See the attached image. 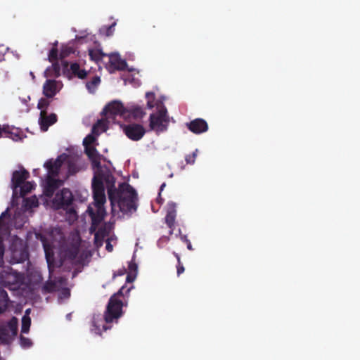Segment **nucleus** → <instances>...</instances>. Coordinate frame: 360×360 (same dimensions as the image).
<instances>
[{"mask_svg": "<svg viewBox=\"0 0 360 360\" xmlns=\"http://www.w3.org/2000/svg\"><path fill=\"white\" fill-rule=\"evenodd\" d=\"M33 188L34 186L32 183L29 181L24 182L23 185L20 186V195H25L26 194L30 193Z\"/></svg>", "mask_w": 360, "mask_h": 360, "instance_id": "2f4dec72", "label": "nucleus"}, {"mask_svg": "<svg viewBox=\"0 0 360 360\" xmlns=\"http://www.w3.org/2000/svg\"><path fill=\"white\" fill-rule=\"evenodd\" d=\"M44 249H45V252H46V257L47 263H48V265H49V268L50 269V267H51V258H50V255H49V253L48 252L45 245H44Z\"/></svg>", "mask_w": 360, "mask_h": 360, "instance_id": "864d4df0", "label": "nucleus"}, {"mask_svg": "<svg viewBox=\"0 0 360 360\" xmlns=\"http://www.w3.org/2000/svg\"><path fill=\"white\" fill-rule=\"evenodd\" d=\"M44 167L48 171V175L51 174L53 176H57L59 174L60 169L56 167L55 165H53V160H49L44 163Z\"/></svg>", "mask_w": 360, "mask_h": 360, "instance_id": "b1692460", "label": "nucleus"}, {"mask_svg": "<svg viewBox=\"0 0 360 360\" xmlns=\"http://www.w3.org/2000/svg\"><path fill=\"white\" fill-rule=\"evenodd\" d=\"M198 150L195 149V151H193L192 154L187 155L185 157V160H186V163L189 164V165L194 164L196 157H197V155H198Z\"/></svg>", "mask_w": 360, "mask_h": 360, "instance_id": "58836bf2", "label": "nucleus"}, {"mask_svg": "<svg viewBox=\"0 0 360 360\" xmlns=\"http://www.w3.org/2000/svg\"><path fill=\"white\" fill-rule=\"evenodd\" d=\"M53 203L58 208L65 209L73 202V195L70 189L63 188L60 192H58L53 200Z\"/></svg>", "mask_w": 360, "mask_h": 360, "instance_id": "0eeeda50", "label": "nucleus"}, {"mask_svg": "<svg viewBox=\"0 0 360 360\" xmlns=\"http://www.w3.org/2000/svg\"><path fill=\"white\" fill-rule=\"evenodd\" d=\"M105 236L104 230L100 229L94 234V243L96 247L99 248L103 245V240Z\"/></svg>", "mask_w": 360, "mask_h": 360, "instance_id": "bb28decb", "label": "nucleus"}, {"mask_svg": "<svg viewBox=\"0 0 360 360\" xmlns=\"http://www.w3.org/2000/svg\"><path fill=\"white\" fill-rule=\"evenodd\" d=\"M126 273V269L124 267L122 269H120L117 270V271L114 272L113 274V278H115L117 276H123Z\"/></svg>", "mask_w": 360, "mask_h": 360, "instance_id": "8fccbe9b", "label": "nucleus"}, {"mask_svg": "<svg viewBox=\"0 0 360 360\" xmlns=\"http://www.w3.org/2000/svg\"><path fill=\"white\" fill-rule=\"evenodd\" d=\"M52 65L49 66L44 72V77H58L60 75V65L58 61L51 62Z\"/></svg>", "mask_w": 360, "mask_h": 360, "instance_id": "a211bd4d", "label": "nucleus"}, {"mask_svg": "<svg viewBox=\"0 0 360 360\" xmlns=\"http://www.w3.org/2000/svg\"><path fill=\"white\" fill-rule=\"evenodd\" d=\"M102 113L105 116L106 119L114 122L116 116H124L127 113V108L122 103L119 101H113L110 102L105 106Z\"/></svg>", "mask_w": 360, "mask_h": 360, "instance_id": "423d86ee", "label": "nucleus"}, {"mask_svg": "<svg viewBox=\"0 0 360 360\" xmlns=\"http://www.w3.org/2000/svg\"><path fill=\"white\" fill-rule=\"evenodd\" d=\"M105 248L108 252L112 251L113 248L110 241L107 242Z\"/></svg>", "mask_w": 360, "mask_h": 360, "instance_id": "5fc2aeb1", "label": "nucleus"}, {"mask_svg": "<svg viewBox=\"0 0 360 360\" xmlns=\"http://www.w3.org/2000/svg\"><path fill=\"white\" fill-rule=\"evenodd\" d=\"M146 98L147 99V107L149 109H152L155 106V94L153 92H147L146 94Z\"/></svg>", "mask_w": 360, "mask_h": 360, "instance_id": "72a5a7b5", "label": "nucleus"}, {"mask_svg": "<svg viewBox=\"0 0 360 360\" xmlns=\"http://www.w3.org/2000/svg\"><path fill=\"white\" fill-rule=\"evenodd\" d=\"M68 173L69 175H74L79 171V168L74 160L67 158Z\"/></svg>", "mask_w": 360, "mask_h": 360, "instance_id": "c85d7f7f", "label": "nucleus"}, {"mask_svg": "<svg viewBox=\"0 0 360 360\" xmlns=\"http://www.w3.org/2000/svg\"><path fill=\"white\" fill-rule=\"evenodd\" d=\"M79 253V247L77 245H72L65 250V255L68 259L70 260L71 262L74 264Z\"/></svg>", "mask_w": 360, "mask_h": 360, "instance_id": "4be33fe9", "label": "nucleus"}, {"mask_svg": "<svg viewBox=\"0 0 360 360\" xmlns=\"http://www.w3.org/2000/svg\"><path fill=\"white\" fill-rule=\"evenodd\" d=\"M89 56L91 58V60L96 61V62H98L104 56H105L106 54L103 53V51L99 49H90V50H89Z\"/></svg>", "mask_w": 360, "mask_h": 360, "instance_id": "393cba45", "label": "nucleus"}, {"mask_svg": "<svg viewBox=\"0 0 360 360\" xmlns=\"http://www.w3.org/2000/svg\"><path fill=\"white\" fill-rule=\"evenodd\" d=\"M103 330H107L108 329H109V328H110V327H108V326H105V325H104V326H103Z\"/></svg>", "mask_w": 360, "mask_h": 360, "instance_id": "052dcab7", "label": "nucleus"}, {"mask_svg": "<svg viewBox=\"0 0 360 360\" xmlns=\"http://www.w3.org/2000/svg\"><path fill=\"white\" fill-rule=\"evenodd\" d=\"M8 302L9 299L6 291L0 288V314L7 309Z\"/></svg>", "mask_w": 360, "mask_h": 360, "instance_id": "5701e85b", "label": "nucleus"}, {"mask_svg": "<svg viewBox=\"0 0 360 360\" xmlns=\"http://www.w3.org/2000/svg\"><path fill=\"white\" fill-rule=\"evenodd\" d=\"M18 280V273L13 271L11 267L4 268L0 271V284L5 287L16 284Z\"/></svg>", "mask_w": 360, "mask_h": 360, "instance_id": "9d476101", "label": "nucleus"}, {"mask_svg": "<svg viewBox=\"0 0 360 360\" xmlns=\"http://www.w3.org/2000/svg\"><path fill=\"white\" fill-rule=\"evenodd\" d=\"M124 286H122L117 293L110 297L104 314V320L106 323L117 320L122 315L123 302L118 299V296L124 295Z\"/></svg>", "mask_w": 360, "mask_h": 360, "instance_id": "f03ea898", "label": "nucleus"}, {"mask_svg": "<svg viewBox=\"0 0 360 360\" xmlns=\"http://www.w3.org/2000/svg\"><path fill=\"white\" fill-rule=\"evenodd\" d=\"M29 176V172L24 169L20 171L13 172L11 180L13 189H16L20 187L21 184L28 179Z\"/></svg>", "mask_w": 360, "mask_h": 360, "instance_id": "dca6fc26", "label": "nucleus"}, {"mask_svg": "<svg viewBox=\"0 0 360 360\" xmlns=\"http://www.w3.org/2000/svg\"><path fill=\"white\" fill-rule=\"evenodd\" d=\"M92 190L95 206L101 210L106 201L103 179L94 176L92 180Z\"/></svg>", "mask_w": 360, "mask_h": 360, "instance_id": "39448f33", "label": "nucleus"}, {"mask_svg": "<svg viewBox=\"0 0 360 360\" xmlns=\"http://www.w3.org/2000/svg\"><path fill=\"white\" fill-rule=\"evenodd\" d=\"M116 25V22H114L111 25L108 26L107 27V30H106V35L107 36H110L113 33V27Z\"/></svg>", "mask_w": 360, "mask_h": 360, "instance_id": "3c124183", "label": "nucleus"}, {"mask_svg": "<svg viewBox=\"0 0 360 360\" xmlns=\"http://www.w3.org/2000/svg\"><path fill=\"white\" fill-rule=\"evenodd\" d=\"M102 124V122L101 120H98V124Z\"/></svg>", "mask_w": 360, "mask_h": 360, "instance_id": "69168bd1", "label": "nucleus"}, {"mask_svg": "<svg viewBox=\"0 0 360 360\" xmlns=\"http://www.w3.org/2000/svg\"><path fill=\"white\" fill-rule=\"evenodd\" d=\"M176 205L174 202H169L167 204V212L165 217V223L169 228V235L173 233L175 227V219L176 217Z\"/></svg>", "mask_w": 360, "mask_h": 360, "instance_id": "f8f14e48", "label": "nucleus"}, {"mask_svg": "<svg viewBox=\"0 0 360 360\" xmlns=\"http://www.w3.org/2000/svg\"><path fill=\"white\" fill-rule=\"evenodd\" d=\"M68 158V155L66 154H62L59 155L55 160H53V165H56V167L60 169L63 163Z\"/></svg>", "mask_w": 360, "mask_h": 360, "instance_id": "c9c22d12", "label": "nucleus"}, {"mask_svg": "<svg viewBox=\"0 0 360 360\" xmlns=\"http://www.w3.org/2000/svg\"><path fill=\"white\" fill-rule=\"evenodd\" d=\"M29 311H30V309H27V310H26V311H25V312H26V314H28V313H29Z\"/></svg>", "mask_w": 360, "mask_h": 360, "instance_id": "338daca9", "label": "nucleus"}, {"mask_svg": "<svg viewBox=\"0 0 360 360\" xmlns=\"http://www.w3.org/2000/svg\"><path fill=\"white\" fill-rule=\"evenodd\" d=\"M98 178H102L103 181H105L107 186L108 198L110 202H112L114 199V195L116 192H118V188H115V178L111 174H98L97 176Z\"/></svg>", "mask_w": 360, "mask_h": 360, "instance_id": "ddd939ff", "label": "nucleus"}, {"mask_svg": "<svg viewBox=\"0 0 360 360\" xmlns=\"http://www.w3.org/2000/svg\"><path fill=\"white\" fill-rule=\"evenodd\" d=\"M112 207L115 204L119 207L120 210L123 213H128L136 210V200L137 194L134 188L127 183H122L119 185L118 192L114 195Z\"/></svg>", "mask_w": 360, "mask_h": 360, "instance_id": "f257e3e1", "label": "nucleus"}, {"mask_svg": "<svg viewBox=\"0 0 360 360\" xmlns=\"http://www.w3.org/2000/svg\"><path fill=\"white\" fill-rule=\"evenodd\" d=\"M128 268L130 274H133L134 275L136 276L138 266L135 262L134 259H131V261L129 264Z\"/></svg>", "mask_w": 360, "mask_h": 360, "instance_id": "37998d69", "label": "nucleus"}, {"mask_svg": "<svg viewBox=\"0 0 360 360\" xmlns=\"http://www.w3.org/2000/svg\"><path fill=\"white\" fill-rule=\"evenodd\" d=\"M50 104V101L45 98H41L37 104V108L41 110H46V108Z\"/></svg>", "mask_w": 360, "mask_h": 360, "instance_id": "ea45409f", "label": "nucleus"}, {"mask_svg": "<svg viewBox=\"0 0 360 360\" xmlns=\"http://www.w3.org/2000/svg\"><path fill=\"white\" fill-rule=\"evenodd\" d=\"M136 278V276L134 275L133 274H129L127 276V282H129V283H131V282H133L134 281Z\"/></svg>", "mask_w": 360, "mask_h": 360, "instance_id": "603ef678", "label": "nucleus"}, {"mask_svg": "<svg viewBox=\"0 0 360 360\" xmlns=\"http://www.w3.org/2000/svg\"><path fill=\"white\" fill-rule=\"evenodd\" d=\"M123 131L129 139L134 141L141 139L146 134L144 127L141 124L135 123L124 125Z\"/></svg>", "mask_w": 360, "mask_h": 360, "instance_id": "6e6552de", "label": "nucleus"}, {"mask_svg": "<svg viewBox=\"0 0 360 360\" xmlns=\"http://www.w3.org/2000/svg\"><path fill=\"white\" fill-rule=\"evenodd\" d=\"M90 257V254H88L87 252H83L82 253L77 255V259L74 263V264H84L85 260Z\"/></svg>", "mask_w": 360, "mask_h": 360, "instance_id": "e433bc0d", "label": "nucleus"}, {"mask_svg": "<svg viewBox=\"0 0 360 360\" xmlns=\"http://www.w3.org/2000/svg\"><path fill=\"white\" fill-rule=\"evenodd\" d=\"M130 290H131V288H127V289L126 290V293H129V291H130Z\"/></svg>", "mask_w": 360, "mask_h": 360, "instance_id": "0e129e2a", "label": "nucleus"}, {"mask_svg": "<svg viewBox=\"0 0 360 360\" xmlns=\"http://www.w3.org/2000/svg\"><path fill=\"white\" fill-rule=\"evenodd\" d=\"M84 151L89 159L99 155L96 148L92 146L84 147Z\"/></svg>", "mask_w": 360, "mask_h": 360, "instance_id": "473e14b6", "label": "nucleus"}, {"mask_svg": "<svg viewBox=\"0 0 360 360\" xmlns=\"http://www.w3.org/2000/svg\"><path fill=\"white\" fill-rule=\"evenodd\" d=\"M7 48L4 45L0 44V62L4 60V56L6 53Z\"/></svg>", "mask_w": 360, "mask_h": 360, "instance_id": "de8ad7c7", "label": "nucleus"}, {"mask_svg": "<svg viewBox=\"0 0 360 360\" xmlns=\"http://www.w3.org/2000/svg\"><path fill=\"white\" fill-rule=\"evenodd\" d=\"M10 335L8 328L5 326H0V341L2 344H8L10 342Z\"/></svg>", "mask_w": 360, "mask_h": 360, "instance_id": "cd10ccee", "label": "nucleus"}, {"mask_svg": "<svg viewBox=\"0 0 360 360\" xmlns=\"http://www.w3.org/2000/svg\"><path fill=\"white\" fill-rule=\"evenodd\" d=\"M62 66L63 75L68 77H71V75H72L79 79H84L87 75V72L85 70L81 69L77 63H72L69 68L68 62L63 60L62 61Z\"/></svg>", "mask_w": 360, "mask_h": 360, "instance_id": "1a4fd4ad", "label": "nucleus"}, {"mask_svg": "<svg viewBox=\"0 0 360 360\" xmlns=\"http://www.w3.org/2000/svg\"><path fill=\"white\" fill-rule=\"evenodd\" d=\"M38 202L37 200H32V203L30 204V207H35L37 206Z\"/></svg>", "mask_w": 360, "mask_h": 360, "instance_id": "4d7b16f0", "label": "nucleus"}, {"mask_svg": "<svg viewBox=\"0 0 360 360\" xmlns=\"http://www.w3.org/2000/svg\"><path fill=\"white\" fill-rule=\"evenodd\" d=\"M57 115L55 113H51L48 115L46 110H41L39 119L41 129L43 131H47L51 125L57 122Z\"/></svg>", "mask_w": 360, "mask_h": 360, "instance_id": "4468645a", "label": "nucleus"}, {"mask_svg": "<svg viewBox=\"0 0 360 360\" xmlns=\"http://www.w3.org/2000/svg\"><path fill=\"white\" fill-rule=\"evenodd\" d=\"M53 175H48L46 179V195H51L53 194L54 191L58 188V181L54 178Z\"/></svg>", "mask_w": 360, "mask_h": 360, "instance_id": "412c9836", "label": "nucleus"}, {"mask_svg": "<svg viewBox=\"0 0 360 360\" xmlns=\"http://www.w3.org/2000/svg\"><path fill=\"white\" fill-rule=\"evenodd\" d=\"M165 186H166V184H165V183H163V184L161 185V186H160V192H161V191H163V189L165 188ZM159 195H160V193H159Z\"/></svg>", "mask_w": 360, "mask_h": 360, "instance_id": "13d9d810", "label": "nucleus"}, {"mask_svg": "<svg viewBox=\"0 0 360 360\" xmlns=\"http://www.w3.org/2000/svg\"><path fill=\"white\" fill-rule=\"evenodd\" d=\"M65 56H66V54H65L63 52H62V53H60V57H61V58H64V57H65Z\"/></svg>", "mask_w": 360, "mask_h": 360, "instance_id": "e2e57ef3", "label": "nucleus"}, {"mask_svg": "<svg viewBox=\"0 0 360 360\" xmlns=\"http://www.w3.org/2000/svg\"><path fill=\"white\" fill-rule=\"evenodd\" d=\"M89 160H91L94 168L100 169L101 167L100 155Z\"/></svg>", "mask_w": 360, "mask_h": 360, "instance_id": "c03bdc74", "label": "nucleus"}, {"mask_svg": "<svg viewBox=\"0 0 360 360\" xmlns=\"http://www.w3.org/2000/svg\"><path fill=\"white\" fill-rule=\"evenodd\" d=\"M188 129L193 133L198 134L208 130L207 122L202 118H196L186 124Z\"/></svg>", "mask_w": 360, "mask_h": 360, "instance_id": "2eb2a0df", "label": "nucleus"}, {"mask_svg": "<svg viewBox=\"0 0 360 360\" xmlns=\"http://www.w3.org/2000/svg\"><path fill=\"white\" fill-rule=\"evenodd\" d=\"M127 113L134 119L142 118L146 115L143 108L139 105H134L129 108H127Z\"/></svg>", "mask_w": 360, "mask_h": 360, "instance_id": "6ab92c4d", "label": "nucleus"}, {"mask_svg": "<svg viewBox=\"0 0 360 360\" xmlns=\"http://www.w3.org/2000/svg\"><path fill=\"white\" fill-rule=\"evenodd\" d=\"M181 240L184 243H186V245H187V248L189 250H193V246L191 245V241L188 239L187 236H182L181 237Z\"/></svg>", "mask_w": 360, "mask_h": 360, "instance_id": "49530a36", "label": "nucleus"}, {"mask_svg": "<svg viewBox=\"0 0 360 360\" xmlns=\"http://www.w3.org/2000/svg\"><path fill=\"white\" fill-rule=\"evenodd\" d=\"M56 289V285L53 281H47L43 286V291L45 292H53Z\"/></svg>", "mask_w": 360, "mask_h": 360, "instance_id": "f704fd0d", "label": "nucleus"}, {"mask_svg": "<svg viewBox=\"0 0 360 360\" xmlns=\"http://www.w3.org/2000/svg\"><path fill=\"white\" fill-rule=\"evenodd\" d=\"M58 49L56 47H53L48 56V59L50 62H56L58 61Z\"/></svg>", "mask_w": 360, "mask_h": 360, "instance_id": "4c0bfd02", "label": "nucleus"}, {"mask_svg": "<svg viewBox=\"0 0 360 360\" xmlns=\"http://www.w3.org/2000/svg\"><path fill=\"white\" fill-rule=\"evenodd\" d=\"M8 328V333H11L13 336H15L18 332V320L15 317H13L5 326Z\"/></svg>", "mask_w": 360, "mask_h": 360, "instance_id": "a878e982", "label": "nucleus"}, {"mask_svg": "<svg viewBox=\"0 0 360 360\" xmlns=\"http://www.w3.org/2000/svg\"><path fill=\"white\" fill-rule=\"evenodd\" d=\"M103 211V207L101 210L98 209L96 214H95L92 211L90 212V215H91V221H92L91 226L90 228L91 232L95 231L96 226L103 221V216L102 214Z\"/></svg>", "mask_w": 360, "mask_h": 360, "instance_id": "aec40b11", "label": "nucleus"}, {"mask_svg": "<svg viewBox=\"0 0 360 360\" xmlns=\"http://www.w3.org/2000/svg\"><path fill=\"white\" fill-rule=\"evenodd\" d=\"M2 221V216H0V223Z\"/></svg>", "mask_w": 360, "mask_h": 360, "instance_id": "774afa93", "label": "nucleus"}, {"mask_svg": "<svg viewBox=\"0 0 360 360\" xmlns=\"http://www.w3.org/2000/svg\"><path fill=\"white\" fill-rule=\"evenodd\" d=\"M20 342L21 346L25 348L30 347L32 344L30 339L25 338L22 335H20Z\"/></svg>", "mask_w": 360, "mask_h": 360, "instance_id": "79ce46f5", "label": "nucleus"}, {"mask_svg": "<svg viewBox=\"0 0 360 360\" xmlns=\"http://www.w3.org/2000/svg\"><path fill=\"white\" fill-rule=\"evenodd\" d=\"M96 141V138L92 134L87 135L83 140V146H91L92 143H94Z\"/></svg>", "mask_w": 360, "mask_h": 360, "instance_id": "a19ab883", "label": "nucleus"}, {"mask_svg": "<svg viewBox=\"0 0 360 360\" xmlns=\"http://www.w3.org/2000/svg\"><path fill=\"white\" fill-rule=\"evenodd\" d=\"M101 79L98 76L94 77L91 81L86 82V86L90 92H94L97 86L100 84Z\"/></svg>", "mask_w": 360, "mask_h": 360, "instance_id": "7c9ffc66", "label": "nucleus"}, {"mask_svg": "<svg viewBox=\"0 0 360 360\" xmlns=\"http://www.w3.org/2000/svg\"><path fill=\"white\" fill-rule=\"evenodd\" d=\"M6 213H7V210L4 212H2L0 216H2V218H3L6 214Z\"/></svg>", "mask_w": 360, "mask_h": 360, "instance_id": "680f3d73", "label": "nucleus"}, {"mask_svg": "<svg viewBox=\"0 0 360 360\" xmlns=\"http://www.w3.org/2000/svg\"><path fill=\"white\" fill-rule=\"evenodd\" d=\"M58 91L57 82L54 79H46L43 85V94L47 98H53Z\"/></svg>", "mask_w": 360, "mask_h": 360, "instance_id": "f3484780", "label": "nucleus"}, {"mask_svg": "<svg viewBox=\"0 0 360 360\" xmlns=\"http://www.w3.org/2000/svg\"><path fill=\"white\" fill-rule=\"evenodd\" d=\"M4 253V244H3L1 238L0 237V266L4 263V260H3Z\"/></svg>", "mask_w": 360, "mask_h": 360, "instance_id": "a18cd8bd", "label": "nucleus"}, {"mask_svg": "<svg viewBox=\"0 0 360 360\" xmlns=\"http://www.w3.org/2000/svg\"><path fill=\"white\" fill-rule=\"evenodd\" d=\"M108 57L109 61L106 68L110 73L116 70H124L127 68L126 60L122 59L118 53H110Z\"/></svg>", "mask_w": 360, "mask_h": 360, "instance_id": "9b49d317", "label": "nucleus"}, {"mask_svg": "<svg viewBox=\"0 0 360 360\" xmlns=\"http://www.w3.org/2000/svg\"><path fill=\"white\" fill-rule=\"evenodd\" d=\"M9 250L12 264L23 263L29 259L27 243L17 236L12 238Z\"/></svg>", "mask_w": 360, "mask_h": 360, "instance_id": "7ed1b4c3", "label": "nucleus"}, {"mask_svg": "<svg viewBox=\"0 0 360 360\" xmlns=\"http://www.w3.org/2000/svg\"><path fill=\"white\" fill-rule=\"evenodd\" d=\"M31 325V319L28 315H24L22 318L21 333H27Z\"/></svg>", "mask_w": 360, "mask_h": 360, "instance_id": "c756f323", "label": "nucleus"}, {"mask_svg": "<svg viewBox=\"0 0 360 360\" xmlns=\"http://www.w3.org/2000/svg\"><path fill=\"white\" fill-rule=\"evenodd\" d=\"M71 318H72V314L71 313H69L66 315V319L69 321L71 320Z\"/></svg>", "mask_w": 360, "mask_h": 360, "instance_id": "bf43d9fd", "label": "nucleus"}, {"mask_svg": "<svg viewBox=\"0 0 360 360\" xmlns=\"http://www.w3.org/2000/svg\"><path fill=\"white\" fill-rule=\"evenodd\" d=\"M174 255L177 259V264L181 262V259H180V256L179 255V254L174 252Z\"/></svg>", "mask_w": 360, "mask_h": 360, "instance_id": "6e6d98bb", "label": "nucleus"}, {"mask_svg": "<svg viewBox=\"0 0 360 360\" xmlns=\"http://www.w3.org/2000/svg\"><path fill=\"white\" fill-rule=\"evenodd\" d=\"M176 269V273L178 276L183 274L185 270L184 266H183L181 262L177 264Z\"/></svg>", "mask_w": 360, "mask_h": 360, "instance_id": "09e8293b", "label": "nucleus"}, {"mask_svg": "<svg viewBox=\"0 0 360 360\" xmlns=\"http://www.w3.org/2000/svg\"><path fill=\"white\" fill-rule=\"evenodd\" d=\"M149 121L150 129L155 131L157 134L166 131L169 123L166 108L162 107L157 113L150 114Z\"/></svg>", "mask_w": 360, "mask_h": 360, "instance_id": "20e7f679", "label": "nucleus"}]
</instances>
